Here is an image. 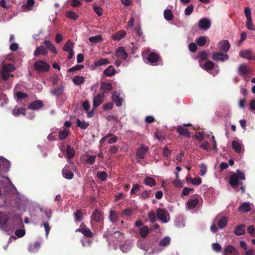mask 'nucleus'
<instances>
[{
	"label": "nucleus",
	"instance_id": "26",
	"mask_svg": "<svg viewBox=\"0 0 255 255\" xmlns=\"http://www.w3.org/2000/svg\"><path fill=\"white\" fill-rule=\"evenodd\" d=\"M92 220L96 222H101L103 220V216L101 212L95 210L91 216Z\"/></svg>",
	"mask_w": 255,
	"mask_h": 255
},
{
	"label": "nucleus",
	"instance_id": "59",
	"mask_svg": "<svg viewBox=\"0 0 255 255\" xmlns=\"http://www.w3.org/2000/svg\"><path fill=\"white\" fill-rule=\"evenodd\" d=\"M246 26H247V28L250 30H255V26L253 24V22H252V18L247 19Z\"/></svg>",
	"mask_w": 255,
	"mask_h": 255
},
{
	"label": "nucleus",
	"instance_id": "49",
	"mask_svg": "<svg viewBox=\"0 0 255 255\" xmlns=\"http://www.w3.org/2000/svg\"><path fill=\"white\" fill-rule=\"evenodd\" d=\"M77 126L82 129H86L89 126V124L88 122H86L85 121H80L79 119L77 120Z\"/></svg>",
	"mask_w": 255,
	"mask_h": 255
},
{
	"label": "nucleus",
	"instance_id": "58",
	"mask_svg": "<svg viewBox=\"0 0 255 255\" xmlns=\"http://www.w3.org/2000/svg\"><path fill=\"white\" fill-rule=\"evenodd\" d=\"M195 136L200 141H202L205 139V134L204 132H197L195 133Z\"/></svg>",
	"mask_w": 255,
	"mask_h": 255
},
{
	"label": "nucleus",
	"instance_id": "2",
	"mask_svg": "<svg viewBox=\"0 0 255 255\" xmlns=\"http://www.w3.org/2000/svg\"><path fill=\"white\" fill-rule=\"evenodd\" d=\"M245 180V174L240 170H237L236 172L233 173L229 178V183L231 186L236 189L239 185L241 186L242 193L245 191V187L243 183L240 181Z\"/></svg>",
	"mask_w": 255,
	"mask_h": 255
},
{
	"label": "nucleus",
	"instance_id": "33",
	"mask_svg": "<svg viewBox=\"0 0 255 255\" xmlns=\"http://www.w3.org/2000/svg\"><path fill=\"white\" fill-rule=\"evenodd\" d=\"M73 216L75 222H80L83 219L84 213L82 210H77L74 213Z\"/></svg>",
	"mask_w": 255,
	"mask_h": 255
},
{
	"label": "nucleus",
	"instance_id": "63",
	"mask_svg": "<svg viewBox=\"0 0 255 255\" xmlns=\"http://www.w3.org/2000/svg\"><path fill=\"white\" fill-rule=\"evenodd\" d=\"M191 183L195 185H198L201 183L202 180L200 177L197 178H191Z\"/></svg>",
	"mask_w": 255,
	"mask_h": 255
},
{
	"label": "nucleus",
	"instance_id": "11",
	"mask_svg": "<svg viewBox=\"0 0 255 255\" xmlns=\"http://www.w3.org/2000/svg\"><path fill=\"white\" fill-rule=\"evenodd\" d=\"M211 21L207 18H203L198 21V26L199 29L206 30L211 26Z\"/></svg>",
	"mask_w": 255,
	"mask_h": 255
},
{
	"label": "nucleus",
	"instance_id": "54",
	"mask_svg": "<svg viewBox=\"0 0 255 255\" xmlns=\"http://www.w3.org/2000/svg\"><path fill=\"white\" fill-rule=\"evenodd\" d=\"M151 194L150 190H144L142 191L140 194V198L142 199H146L149 198Z\"/></svg>",
	"mask_w": 255,
	"mask_h": 255
},
{
	"label": "nucleus",
	"instance_id": "60",
	"mask_svg": "<svg viewBox=\"0 0 255 255\" xmlns=\"http://www.w3.org/2000/svg\"><path fill=\"white\" fill-rule=\"evenodd\" d=\"M194 6L192 4L188 6L184 10V13L186 15H190L193 12Z\"/></svg>",
	"mask_w": 255,
	"mask_h": 255
},
{
	"label": "nucleus",
	"instance_id": "25",
	"mask_svg": "<svg viewBox=\"0 0 255 255\" xmlns=\"http://www.w3.org/2000/svg\"><path fill=\"white\" fill-rule=\"evenodd\" d=\"M34 3V0H27L26 4L21 6L22 10L26 12L32 10Z\"/></svg>",
	"mask_w": 255,
	"mask_h": 255
},
{
	"label": "nucleus",
	"instance_id": "19",
	"mask_svg": "<svg viewBox=\"0 0 255 255\" xmlns=\"http://www.w3.org/2000/svg\"><path fill=\"white\" fill-rule=\"evenodd\" d=\"M115 55L118 58L124 60H126L128 56L123 47H119L116 51Z\"/></svg>",
	"mask_w": 255,
	"mask_h": 255
},
{
	"label": "nucleus",
	"instance_id": "7",
	"mask_svg": "<svg viewBox=\"0 0 255 255\" xmlns=\"http://www.w3.org/2000/svg\"><path fill=\"white\" fill-rule=\"evenodd\" d=\"M147 60L149 63L153 66L158 65L160 63L159 55L155 52L150 53L148 56Z\"/></svg>",
	"mask_w": 255,
	"mask_h": 255
},
{
	"label": "nucleus",
	"instance_id": "46",
	"mask_svg": "<svg viewBox=\"0 0 255 255\" xmlns=\"http://www.w3.org/2000/svg\"><path fill=\"white\" fill-rule=\"evenodd\" d=\"M69 134V129H64L59 132V138L60 140L65 139Z\"/></svg>",
	"mask_w": 255,
	"mask_h": 255
},
{
	"label": "nucleus",
	"instance_id": "9",
	"mask_svg": "<svg viewBox=\"0 0 255 255\" xmlns=\"http://www.w3.org/2000/svg\"><path fill=\"white\" fill-rule=\"evenodd\" d=\"M122 235V233L119 231H115L114 233H111L110 231H107L104 233L103 237L106 238L108 241L110 240L114 241V239H119L120 236Z\"/></svg>",
	"mask_w": 255,
	"mask_h": 255
},
{
	"label": "nucleus",
	"instance_id": "45",
	"mask_svg": "<svg viewBox=\"0 0 255 255\" xmlns=\"http://www.w3.org/2000/svg\"><path fill=\"white\" fill-rule=\"evenodd\" d=\"M72 81L75 85H80L84 83L85 79L83 76H76L73 78Z\"/></svg>",
	"mask_w": 255,
	"mask_h": 255
},
{
	"label": "nucleus",
	"instance_id": "41",
	"mask_svg": "<svg viewBox=\"0 0 255 255\" xmlns=\"http://www.w3.org/2000/svg\"><path fill=\"white\" fill-rule=\"evenodd\" d=\"M137 246L138 248L145 251H147L149 249V248L145 242L142 240H138L137 242Z\"/></svg>",
	"mask_w": 255,
	"mask_h": 255
},
{
	"label": "nucleus",
	"instance_id": "12",
	"mask_svg": "<svg viewBox=\"0 0 255 255\" xmlns=\"http://www.w3.org/2000/svg\"><path fill=\"white\" fill-rule=\"evenodd\" d=\"M10 163L6 159L0 156V171L7 172L10 168Z\"/></svg>",
	"mask_w": 255,
	"mask_h": 255
},
{
	"label": "nucleus",
	"instance_id": "48",
	"mask_svg": "<svg viewBox=\"0 0 255 255\" xmlns=\"http://www.w3.org/2000/svg\"><path fill=\"white\" fill-rule=\"evenodd\" d=\"M170 238L168 237H164L159 243V245L161 247H166L168 246L170 243Z\"/></svg>",
	"mask_w": 255,
	"mask_h": 255
},
{
	"label": "nucleus",
	"instance_id": "18",
	"mask_svg": "<svg viewBox=\"0 0 255 255\" xmlns=\"http://www.w3.org/2000/svg\"><path fill=\"white\" fill-rule=\"evenodd\" d=\"M230 47V44L228 40H222L218 44V48L219 51L225 53L227 52Z\"/></svg>",
	"mask_w": 255,
	"mask_h": 255
},
{
	"label": "nucleus",
	"instance_id": "30",
	"mask_svg": "<svg viewBox=\"0 0 255 255\" xmlns=\"http://www.w3.org/2000/svg\"><path fill=\"white\" fill-rule=\"evenodd\" d=\"M63 176L68 180L71 179L73 178V173L68 169V167L65 166L62 170Z\"/></svg>",
	"mask_w": 255,
	"mask_h": 255
},
{
	"label": "nucleus",
	"instance_id": "64",
	"mask_svg": "<svg viewBox=\"0 0 255 255\" xmlns=\"http://www.w3.org/2000/svg\"><path fill=\"white\" fill-rule=\"evenodd\" d=\"M248 232L252 237H255V229L254 226H249L248 228Z\"/></svg>",
	"mask_w": 255,
	"mask_h": 255
},
{
	"label": "nucleus",
	"instance_id": "62",
	"mask_svg": "<svg viewBox=\"0 0 255 255\" xmlns=\"http://www.w3.org/2000/svg\"><path fill=\"white\" fill-rule=\"evenodd\" d=\"M96 156L95 155H87L86 162L90 164H93L95 161Z\"/></svg>",
	"mask_w": 255,
	"mask_h": 255
},
{
	"label": "nucleus",
	"instance_id": "56",
	"mask_svg": "<svg viewBox=\"0 0 255 255\" xmlns=\"http://www.w3.org/2000/svg\"><path fill=\"white\" fill-rule=\"evenodd\" d=\"M97 177L102 181H105L107 177V174L104 171H100L97 173Z\"/></svg>",
	"mask_w": 255,
	"mask_h": 255
},
{
	"label": "nucleus",
	"instance_id": "1",
	"mask_svg": "<svg viewBox=\"0 0 255 255\" xmlns=\"http://www.w3.org/2000/svg\"><path fill=\"white\" fill-rule=\"evenodd\" d=\"M22 222L20 216L0 212V228L7 232L13 230Z\"/></svg>",
	"mask_w": 255,
	"mask_h": 255
},
{
	"label": "nucleus",
	"instance_id": "21",
	"mask_svg": "<svg viewBox=\"0 0 255 255\" xmlns=\"http://www.w3.org/2000/svg\"><path fill=\"white\" fill-rule=\"evenodd\" d=\"M44 106L43 103L41 100H36L28 105V108L32 110H38Z\"/></svg>",
	"mask_w": 255,
	"mask_h": 255
},
{
	"label": "nucleus",
	"instance_id": "53",
	"mask_svg": "<svg viewBox=\"0 0 255 255\" xmlns=\"http://www.w3.org/2000/svg\"><path fill=\"white\" fill-rule=\"evenodd\" d=\"M214 67V63L211 61L206 62L203 67L206 70H210L212 69Z\"/></svg>",
	"mask_w": 255,
	"mask_h": 255
},
{
	"label": "nucleus",
	"instance_id": "51",
	"mask_svg": "<svg viewBox=\"0 0 255 255\" xmlns=\"http://www.w3.org/2000/svg\"><path fill=\"white\" fill-rule=\"evenodd\" d=\"M40 244L39 242H36L33 245H31L29 247V251L31 253H34L40 248Z\"/></svg>",
	"mask_w": 255,
	"mask_h": 255
},
{
	"label": "nucleus",
	"instance_id": "28",
	"mask_svg": "<svg viewBox=\"0 0 255 255\" xmlns=\"http://www.w3.org/2000/svg\"><path fill=\"white\" fill-rule=\"evenodd\" d=\"M75 154V150L74 148L69 145L67 146L66 157L68 159V162H69V160L72 158Z\"/></svg>",
	"mask_w": 255,
	"mask_h": 255
},
{
	"label": "nucleus",
	"instance_id": "24",
	"mask_svg": "<svg viewBox=\"0 0 255 255\" xmlns=\"http://www.w3.org/2000/svg\"><path fill=\"white\" fill-rule=\"evenodd\" d=\"M232 146L234 150L238 153H241L243 149V145L238 140H234L232 142Z\"/></svg>",
	"mask_w": 255,
	"mask_h": 255
},
{
	"label": "nucleus",
	"instance_id": "22",
	"mask_svg": "<svg viewBox=\"0 0 255 255\" xmlns=\"http://www.w3.org/2000/svg\"><path fill=\"white\" fill-rule=\"evenodd\" d=\"M238 72L240 75L246 77L250 73V70L246 64H242L238 68Z\"/></svg>",
	"mask_w": 255,
	"mask_h": 255
},
{
	"label": "nucleus",
	"instance_id": "52",
	"mask_svg": "<svg viewBox=\"0 0 255 255\" xmlns=\"http://www.w3.org/2000/svg\"><path fill=\"white\" fill-rule=\"evenodd\" d=\"M101 88L104 92L106 91H111L112 90V85L109 83H102L101 84Z\"/></svg>",
	"mask_w": 255,
	"mask_h": 255
},
{
	"label": "nucleus",
	"instance_id": "42",
	"mask_svg": "<svg viewBox=\"0 0 255 255\" xmlns=\"http://www.w3.org/2000/svg\"><path fill=\"white\" fill-rule=\"evenodd\" d=\"M110 63L109 61L107 58H101L94 62L95 67H99L102 65L108 64Z\"/></svg>",
	"mask_w": 255,
	"mask_h": 255
},
{
	"label": "nucleus",
	"instance_id": "4",
	"mask_svg": "<svg viewBox=\"0 0 255 255\" xmlns=\"http://www.w3.org/2000/svg\"><path fill=\"white\" fill-rule=\"evenodd\" d=\"M15 69L14 66L12 64L4 65L1 72L2 79L4 81L7 80L10 76V73L14 71Z\"/></svg>",
	"mask_w": 255,
	"mask_h": 255
},
{
	"label": "nucleus",
	"instance_id": "27",
	"mask_svg": "<svg viewBox=\"0 0 255 255\" xmlns=\"http://www.w3.org/2000/svg\"><path fill=\"white\" fill-rule=\"evenodd\" d=\"M177 131L180 135H182L187 137H189L190 132L188 130L182 126H178L177 128Z\"/></svg>",
	"mask_w": 255,
	"mask_h": 255
},
{
	"label": "nucleus",
	"instance_id": "35",
	"mask_svg": "<svg viewBox=\"0 0 255 255\" xmlns=\"http://www.w3.org/2000/svg\"><path fill=\"white\" fill-rule=\"evenodd\" d=\"M116 73L114 66L110 65L104 71V74L107 77H112Z\"/></svg>",
	"mask_w": 255,
	"mask_h": 255
},
{
	"label": "nucleus",
	"instance_id": "5",
	"mask_svg": "<svg viewBox=\"0 0 255 255\" xmlns=\"http://www.w3.org/2000/svg\"><path fill=\"white\" fill-rule=\"evenodd\" d=\"M74 44L70 40H68L63 46V50L69 53L68 59H71L74 55Z\"/></svg>",
	"mask_w": 255,
	"mask_h": 255
},
{
	"label": "nucleus",
	"instance_id": "16",
	"mask_svg": "<svg viewBox=\"0 0 255 255\" xmlns=\"http://www.w3.org/2000/svg\"><path fill=\"white\" fill-rule=\"evenodd\" d=\"M212 59L215 61L224 62L229 59L227 54H223L221 52H214L212 54Z\"/></svg>",
	"mask_w": 255,
	"mask_h": 255
},
{
	"label": "nucleus",
	"instance_id": "39",
	"mask_svg": "<svg viewBox=\"0 0 255 255\" xmlns=\"http://www.w3.org/2000/svg\"><path fill=\"white\" fill-rule=\"evenodd\" d=\"M66 16L72 20H76L79 17V15L74 11L69 10L66 12Z\"/></svg>",
	"mask_w": 255,
	"mask_h": 255
},
{
	"label": "nucleus",
	"instance_id": "44",
	"mask_svg": "<svg viewBox=\"0 0 255 255\" xmlns=\"http://www.w3.org/2000/svg\"><path fill=\"white\" fill-rule=\"evenodd\" d=\"M12 114L15 117L19 116L20 114L25 115V109L24 108H15L13 109Z\"/></svg>",
	"mask_w": 255,
	"mask_h": 255
},
{
	"label": "nucleus",
	"instance_id": "3",
	"mask_svg": "<svg viewBox=\"0 0 255 255\" xmlns=\"http://www.w3.org/2000/svg\"><path fill=\"white\" fill-rule=\"evenodd\" d=\"M35 70L38 73H44L48 71L50 66L46 62L38 60L33 65Z\"/></svg>",
	"mask_w": 255,
	"mask_h": 255
},
{
	"label": "nucleus",
	"instance_id": "6",
	"mask_svg": "<svg viewBox=\"0 0 255 255\" xmlns=\"http://www.w3.org/2000/svg\"><path fill=\"white\" fill-rule=\"evenodd\" d=\"M76 232H80L83 235L87 238H92L93 237L94 234L83 223H82L80 227L76 230Z\"/></svg>",
	"mask_w": 255,
	"mask_h": 255
},
{
	"label": "nucleus",
	"instance_id": "29",
	"mask_svg": "<svg viewBox=\"0 0 255 255\" xmlns=\"http://www.w3.org/2000/svg\"><path fill=\"white\" fill-rule=\"evenodd\" d=\"M47 50H46V48H45L43 46H40L36 48V50L34 52L33 54L36 57L39 54L46 55L47 54Z\"/></svg>",
	"mask_w": 255,
	"mask_h": 255
},
{
	"label": "nucleus",
	"instance_id": "20",
	"mask_svg": "<svg viewBox=\"0 0 255 255\" xmlns=\"http://www.w3.org/2000/svg\"><path fill=\"white\" fill-rule=\"evenodd\" d=\"M109 137H110L108 140V143L109 144H112L115 143L117 142L118 139V138L116 135L112 134H108L101 139L100 141V143L101 144H103Z\"/></svg>",
	"mask_w": 255,
	"mask_h": 255
},
{
	"label": "nucleus",
	"instance_id": "57",
	"mask_svg": "<svg viewBox=\"0 0 255 255\" xmlns=\"http://www.w3.org/2000/svg\"><path fill=\"white\" fill-rule=\"evenodd\" d=\"M102 39L101 35H98L95 36H92L89 38L90 42L93 43H96L100 41Z\"/></svg>",
	"mask_w": 255,
	"mask_h": 255
},
{
	"label": "nucleus",
	"instance_id": "13",
	"mask_svg": "<svg viewBox=\"0 0 255 255\" xmlns=\"http://www.w3.org/2000/svg\"><path fill=\"white\" fill-rule=\"evenodd\" d=\"M105 95L103 92H102L94 97L93 101V106L94 108L98 107L103 102Z\"/></svg>",
	"mask_w": 255,
	"mask_h": 255
},
{
	"label": "nucleus",
	"instance_id": "17",
	"mask_svg": "<svg viewBox=\"0 0 255 255\" xmlns=\"http://www.w3.org/2000/svg\"><path fill=\"white\" fill-rule=\"evenodd\" d=\"M240 56L248 60L255 59V55L250 50H245L240 52Z\"/></svg>",
	"mask_w": 255,
	"mask_h": 255
},
{
	"label": "nucleus",
	"instance_id": "34",
	"mask_svg": "<svg viewBox=\"0 0 255 255\" xmlns=\"http://www.w3.org/2000/svg\"><path fill=\"white\" fill-rule=\"evenodd\" d=\"M112 100L115 103L117 107H120L122 105L123 100L116 93H113L112 95Z\"/></svg>",
	"mask_w": 255,
	"mask_h": 255
},
{
	"label": "nucleus",
	"instance_id": "10",
	"mask_svg": "<svg viewBox=\"0 0 255 255\" xmlns=\"http://www.w3.org/2000/svg\"><path fill=\"white\" fill-rule=\"evenodd\" d=\"M199 197L193 196L186 202V207L189 210L195 208L199 203Z\"/></svg>",
	"mask_w": 255,
	"mask_h": 255
},
{
	"label": "nucleus",
	"instance_id": "61",
	"mask_svg": "<svg viewBox=\"0 0 255 255\" xmlns=\"http://www.w3.org/2000/svg\"><path fill=\"white\" fill-rule=\"evenodd\" d=\"M93 9L94 11L96 13V14L99 16H101L103 14V8L101 7L98 6L93 5Z\"/></svg>",
	"mask_w": 255,
	"mask_h": 255
},
{
	"label": "nucleus",
	"instance_id": "31",
	"mask_svg": "<svg viewBox=\"0 0 255 255\" xmlns=\"http://www.w3.org/2000/svg\"><path fill=\"white\" fill-rule=\"evenodd\" d=\"M147 150L148 148L146 146L142 145L140 148L137 150V155L139 157V158L143 159Z\"/></svg>",
	"mask_w": 255,
	"mask_h": 255
},
{
	"label": "nucleus",
	"instance_id": "15",
	"mask_svg": "<svg viewBox=\"0 0 255 255\" xmlns=\"http://www.w3.org/2000/svg\"><path fill=\"white\" fill-rule=\"evenodd\" d=\"M119 217L120 214L116 210L115 208H113L110 209L109 218L112 223L114 224L119 221Z\"/></svg>",
	"mask_w": 255,
	"mask_h": 255
},
{
	"label": "nucleus",
	"instance_id": "14",
	"mask_svg": "<svg viewBox=\"0 0 255 255\" xmlns=\"http://www.w3.org/2000/svg\"><path fill=\"white\" fill-rule=\"evenodd\" d=\"M214 221L218 225L220 229L224 228L227 224L228 219L226 217L217 216Z\"/></svg>",
	"mask_w": 255,
	"mask_h": 255
},
{
	"label": "nucleus",
	"instance_id": "38",
	"mask_svg": "<svg viewBox=\"0 0 255 255\" xmlns=\"http://www.w3.org/2000/svg\"><path fill=\"white\" fill-rule=\"evenodd\" d=\"M139 233L143 238H145L148 236L149 233V229L147 226H144L139 229Z\"/></svg>",
	"mask_w": 255,
	"mask_h": 255
},
{
	"label": "nucleus",
	"instance_id": "8",
	"mask_svg": "<svg viewBox=\"0 0 255 255\" xmlns=\"http://www.w3.org/2000/svg\"><path fill=\"white\" fill-rule=\"evenodd\" d=\"M157 217L163 223H167L169 221V213L164 209H159L157 211Z\"/></svg>",
	"mask_w": 255,
	"mask_h": 255
},
{
	"label": "nucleus",
	"instance_id": "36",
	"mask_svg": "<svg viewBox=\"0 0 255 255\" xmlns=\"http://www.w3.org/2000/svg\"><path fill=\"white\" fill-rule=\"evenodd\" d=\"M126 35V32L123 30H120L115 33L112 38L115 40H120L123 38Z\"/></svg>",
	"mask_w": 255,
	"mask_h": 255
},
{
	"label": "nucleus",
	"instance_id": "55",
	"mask_svg": "<svg viewBox=\"0 0 255 255\" xmlns=\"http://www.w3.org/2000/svg\"><path fill=\"white\" fill-rule=\"evenodd\" d=\"M175 225L178 227H184V223L183 219L181 217L177 218L175 220Z\"/></svg>",
	"mask_w": 255,
	"mask_h": 255
},
{
	"label": "nucleus",
	"instance_id": "23",
	"mask_svg": "<svg viewBox=\"0 0 255 255\" xmlns=\"http://www.w3.org/2000/svg\"><path fill=\"white\" fill-rule=\"evenodd\" d=\"M230 254L233 255H238V252L236 250L235 248L231 245L227 246L224 250V255H229Z\"/></svg>",
	"mask_w": 255,
	"mask_h": 255
},
{
	"label": "nucleus",
	"instance_id": "47",
	"mask_svg": "<svg viewBox=\"0 0 255 255\" xmlns=\"http://www.w3.org/2000/svg\"><path fill=\"white\" fill-rule=\"evenodd\" d=\"M63 90H64L63 87L61 86V87H58L56 89H54L53 90H51V93L54 96H59L62 94Z\"/></svg>",
	"mask_w": 255,
	"mask_h": 255
},
{
	"label": "nucleus",
	"instance_id": "50",
	"mask_svg": "<svg viewBox=\"0 0 255 255\" xmlns=\"http://www.w3.org/2000/svg\"><path fill=\"white\" fill-rule=\"evenodd\" d=\"M208 39L207 37L201 36L197 39L196 42L199 46H203L206 44Z\"/></svg>",
	"mask_w": 255,
	"mask_h": 255
},
{
	"label": "nucleus",
	"instance_id": "37",
	"mask_svg": "<svg viewBox=\"0 0 255 255\" xmlns=\"http://www.w3.org/2000/svg\"><path fill=\"white\" fill-rule=\"evenodd\" d=\"M144 183L145 185L150 187L155 186L156 184L155 179L151 177H146L144 179Z\"/></svg>",
	"mask_w": 255,
	"mask_h": 255
},
{
	"label": "nucleus",
	"instance_id": "32",
	"mask_svg": "<svg viewBox=\"0 0 255 255\" xmlns=\"http://www.w3.org/2000/svg\"><path fill=\"white\" fill-rule=\"evenodd\" d=\"M239 211L242 213L248 212L251 210V205L249 202L243 203L238 208Z\"/></svg>",
	"mask_w": 255,
	"mask_h": 255
},
{
	"label": "nucleus",
	"instance_id": "43",
	"mask_svg": "<svg viewBox=\"0 0 255 255\" xmlns=\"http://www.w3.org/2000/svg\"><path fill=\"white\" fill-rule=\"evenodd\" d=\"M245 225H241L237 226L235 230V234L237 236L243 235L245 234V230L244 229Z\"/></svg>",
	"mask_w": 255,
	"mask_h": 255
},
{
	"label": "nucleus",
	"instance_id": "40",
	"mask_svg": "<svg viewBox=\"0 0 255 255\" xmlns=\"http://www.w3.org/2000/svg\"><path fill=\"white\" fill-rule=\"evenodd\" d=\"M164 17L168 21L172 20L173 14L171 10L169 9H165L164 11Z\"/></svg>",
	"mask_w": 255,
	"mask_h": 255
}]
</instances>
